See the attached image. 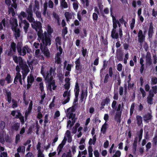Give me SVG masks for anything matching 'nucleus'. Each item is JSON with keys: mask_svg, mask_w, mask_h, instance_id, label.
Masks as SVG:
<instances>
[{"mask_svg": "<svg viewBox=\"0 0 157 157\" xmlns=\"http://www.w3.org/2000/svg\"><path fill=\"white\" fill-rule=\"evenodd\" d=\"M48 114H46L45 115L44 117V126H46V124L48 123Z\"/></svg>", "mask_w": 157, "mask_h": 157, "instance_id": "nucleus-61", "label": "nucleus"}, {"mask_svg": "<svg viewBox=\"0 0 157 157\" xmlns=\"http://www.w3.org/2000/svg\"><path fill=\"white\" fill-rule=\"evenodd\" d=\"M63 144H62V143H61V144H60L59 145L57 149L58 155L60 153L62 150V148H63Z\"/></svg>", "mask_w": 157, "mask_h": 157, "instance_id": "nucleus-42", "label": "nucleus"}, {"mask_svg": "<svg viewBox=\"0 0 157 157\" xmlns=\"http://www.w3.org/2000/svg\"><path fill=\"white\" fill-rule=\"evenodd\" d=\"M10 23L11 25V29L12 31L18 26L17 20L16 18H13L12 21H10Z\"/></svg>", "mask_w": 157, "mask_h": 157, "instance_id": "nucleus-16", "label": "nucleus"}, {"mask_svg": "<svg viewBox=\"0 0 157 157\" xmlns=\"http://www.w3.org/2000/svg\"><path fill=\"white\" fill-rule=\"evenodd\" d=\"M136 118L138 126H141V124H143V119L142 117L141 116L137 115L136 117Z\"/></svg>", "mask_w": 157, "mask_h": 157, "instance_id": "nucleus-29", "label": "nucleus"}, {"mask_svg": "<svg viewBox=\"0 0 157 157\" xmlns=\"http://www.w3.org/2000/svg\"><path fill=\"white\" fill-rule=\"evenodd\" d=\"M110 102V98L109 96H106L105 99H102L100 103V110H102L105 108V105H108Z\"/></svg>", "mask_w": 157, "mask_h": 157, "instance_id": "nucleus-9", "label": "nucleus"}, {"mask_svg": "<svg viewBox=\"0 0 157 157\" xmlns=\"http://www.w3.org/2000/svg\"><path fill=\"white\" fill-rule=\"evenodd\" d=\"M21 20V22H19V25L20 27L21 28V24L23 23L24 25V26H23L24 32L25 33H27L28 32V29L29 28V23L26 20H22V17L19 16Z\"/></svg>", "mask_w": 157, "mask_h": 157, "instance_id": "nucleus-7", "label": "nucleus"}, {"mask_svg": "<svg viewBox=\"0 0 157 157\" xmlns=\"http://www.w3.org/2000/svg\"><path fill=\"white\" fill-rule=\"evenodd\" d=\"M25 147L23 146H20L19 147L17 148V151L18 153L20 152H25Z\"/></svg>", "mask_w": 157, "mask_h": 157, "instance_id": "nucleus-39", "label": "nucleus"}, {"mask_svg": "<svg viewBox=\"0 0 157 157\" xmlns=\"http://www.w3.org/2000/svg\"><path fill=\"white\" fill-rule=\"evenodd\" d=\"M121 154V151L119 150H117L116 151L114 155L112 157H120Z\"/></svg>", "mask_w": 157, "mask_h": 157, "instance_id": "nucleus-55", "label": "nucleus"}, {"mask_svg": "<svg viewBox=\"0 0 157 157\" xmlns=\"http://www.w3.org/2000/svg\"><path fill=\"white\" fill-rule=\"evenodd\" d=\"M113 75V68L112 67H110L109 68V76L112 77Z\"/></svg>", "mask_w": 157, "mask_h": 157, "instance_id": "nucleus-51", "label": "nucleus"}, {"mask_svg": "<svg viewBox=\"0 0 157 157\" xmlns=\"http://www.w3.org/2000/svg\"><path fill=\"white\" fill-rule=\"evenodd\" d=\"M55 41L57 47H58L57 44H58L59 45L61 44V38L60 36L56 37L55 39Z\"/></svg>", "mask_w": 157, "mask_h": 157, "instance_id": "nucleus-40", "label": "nucleus"}, {"mask_svg": "<svg viewBox=\"0 0 157 157\" xmlns=\"http://www.w3.org/2000/svg\"><path fill=\"white\" fill-rule=\"evenodd\" d=\"M20 59L21 60L20 62L19 66L23 70L22 72V79L23 81L25 82V79L28 73L29 72L30 70L26 62H25L23 64L22 60H21V59L20 58Z\"/></svg>", "mask_w": 157, "mask_h": 157, "instance_id": "nucleus-3", "label": "nucleus"}, {"mask_svg": "<svg viewBox=\"0 0 157 157\" xmlns=\"http://www.w3.org/2000/svg\"><path fill=\"white\" fill-rule=\"evenodd\" d=\"M153 147H155L157 144V133L155 134V136L152 141Z\"/></svg>", "mask_w": 157, "mask_h": 157, "instance_id": "nucleus-35", "label": "nucleus"}, {"mask_svg": "<svg viewBox=\"0 0 157 157\" xmlns=\"http://www.w3.org/2000/svg\"><path fill=\"white\" fill-rule=\"evenodd\" d=\"M122 115V111L118 112L116 113L114 117L115 120L118 123L120 124L121 122V117Z\"/></svg>", "mask_w": 157, "mask_h": 157, "instance_id": "nucleus-21", "label": "nucleus"}, {"mask_svg": "<svg viewBox=\"0 0 157 157\" xmlns=\"http://www.w3.org/2000/svg\"><path fill=\"white\" fill-rule=\"evenodd\" d=\"M5 142V140L4 138V133H0V143L3 144Z\"/></svg>", "mask_w": 157, "mask_h": 157, "instance_id": "nucleus-43", "label": "nucleus"}, {"mask_svg": "<svg viewBox=\"0 0 157 157\" xmlns=\"http://www.w3.org/2000/svg\"><path fill=\"white\" fill-rule=\"evenodd\" d=\"M20 123L16 122L13 124H11L10 126L11 131L13 132V131H17L20 127Z\"/></svg>", "mask_w": 157, "mask_h": 157, "instance_id": "nucleus-13", "label": "nucleus"}, {"mask_svg": "<svg viewBox=\"0 0 157 157\" xmlns=\"http://www.w3.org/2000/svg\"><path fill=\"white\" fill-rule=\"evenodd\" d=\"M143 130L142 128H141L139 131V132L138 134H137V136L139 138V142H140L141 141L142 137L143 136Z\"/></svg>", "mask_w": 157, "mask_h": 157, "instance_id": "nucleus-37", "label": "nucleus"}, {"mask_svg": "<svg viewBox=\"0 0 157 157\" xmlns=\"http://www.w3.org/2000/svg\"><path fill=\"white\" fill-rule=\"evenodd\" d=\"M13 32V34L15 38L17 39L19 38L21 36V31L19 28L16 27L14 30L12 31Z\"/></svg>", "mask_w": 157, "mask_h": 157, "instance_id": "nucleus-25", "label": "nucleus"}, {"mask_svg": "<svg viewBox=\"0 0 157 157\" xmlns=\"http://www.w3.org/2000/svg\"><path fill=\"white\" fill-rule=\"evenodd\" d=\"M8 156L6 152H2L0 154V157H7Z\"/></svg>", "mask_w": 157, "mask_h": 157, "instance_id": "nucleus-63", "label": "nucleus"}, {"mask_svg": "<svg viewBox=\"0 0 157 157\" xmlns=\"http://www.w3.org/2000/svg\"><path fill=\"white\" fill-rule=\"evenodd\" d=\"M48 45H46V44L40 43V50L44 55L47 58L49 57L50 56V53L48 47H47Z\"/></svg>", "mask_w": 157, "mask_h": 157, "instance_id": "nucleus-6", "label": "nucleus"}, {"mask_svg": "<svg viewBox=\"0 0 157 157\" xmlns=\"http://www.w3.org/2000/svg\"><path fill=\"white\" fill-rule=\"evenodd\" d=\"M14 54V53L13 52V51H12V49H11V48L10 47V49H9L8 50V53H7V55H8V56H13Z\"/></svg>", "mask_w": 157, "mask_h": 157, "instance_id": "nucleus-57", "label": "nucleus"}, {"mask_svg": "<svg viewBox=\"0 0 157 157\" xmlns=\"http://www.w3.org/2000/svg\"><path fill=\"white\" fill-rule=\"evenodd\" d=\"M157 83V78L156 77H152L151 78V84H156Z\"/></svg>", "mask_w": 157, "mask_h": 157, "instance_id": "nucleus-62", "label": "nucleus"}, {"mask_svg": "<svg viewBox=\"0 0 157 157\" xmlns=\"http://www.w3.org/2000/svg\"><path fill=\"white\" fill-rule=\"evenodd\" d=\"M12 58L14 62L17 64L18 63L19 65L20 62V61L21 60V59H20V58L21 59L23 64L25 63V62H23V59H22V57H21V56H19L18 57H17V56L13 55L12 56Z\"/></svg>", "mask_w": 157, "mask_h": 157, "instance_id": "nucleus-23", "label": "nucleus"}, {"mask_svg": "<svg viewBox=\"0 0 157 157\" xmlns=\"http://www.w3.org/2000/svg\"><path fill=\"white\" fill-rule=\"evenodd\" d=\"M49 77V74L48 72V71H47L46 73V76L45 78V80L46 81H47L49 83L48 87L50 90H52V80L53 79V76H51L50 77Z\"/></svg>", "mask_w": 157, "mask_h": 157, "instance_id": "nucleus-10", "label": "nucleus"}, {"mask_svg": "<svg viewBox=\"0 0 157 157\" xmlns=\"http://www.w3.org/2000/svg\"><path fill=\"white\" fill-rule=\"evenodd\" d=\"M29 48L28 45H25L22 48V51H21V54L20 56H25L26 54V52L28 53H29Z\"/></svg>", "mask_w": 157, "mask_h": 157, "instance_id": "nucleus-27", "label": "nucleus"}, {"mask_svg": "<svg viewBox=\"0 0 157 157\" xmlns=\"http://www.w3.org/2000/svg\"><path fill=\"white\" fill-rule=\"evenodd\" d=\"M137 148V146L135 145L132 144V153L133 154L136 155V149Z\"/></svg>", "mask_w": 157, "mask_h": 157, "instance_id": "nucleus-54", "label": "nucleus"}, {"mask_svg": "<svg viewBox=\"0 0 157 157\" xmlns=\"http://www.w3.org/2000/svg\"><path fill=\"white\" fill-rule=\"evenodd\" d=\"M80 92V87L78 82H76L75 83V87L74 88V92L75 94L79 95Z\"/></svg>", "mask_w": 157, "mask_h": 157, "instance_id": "nucleus-28", "label": "nucleus"}, {"mask_svg": "<svg viewBox=\"0 0 157 157\" xmlns=\"http://www.w3.org/2000/svg\"><path fill=\"white\" fill-rule=\"evenodd\" d=\"M62 7L64 8H67L68 7V5L65 0L63 2H62L60 3Z\"/></svg>", "mask_w": 157, "mask_h": 157, "instance_id": "nucleus-53", "label": "nucleus"}, {"mask_svg": "<svg viewBox=\"0 0 157 157\" xmlns=\"http://www.w3.org/2000/svg\"><path fill=\"white\" fill-rule=\"evenodd\" d=\"M10 47L15 54L16 52V44L14 42L11 43Z\"/></svg>", "mask_w": 157, "mask_h": 157, "instance_id": "nucleus-33", "label": "nucleus"}, {"mask_svg": "<svg viewBox=\"0 0 157 157\" xmlns=\"http://www.w3.org/2000/svg\"><path fill=\"white\" fill-rule=\"evenodd\" d=\"M153 98L150 97H149V96H148L147 98V103L150 104H153Z\"/></svg>", "mask_w": 157, "mask_h": 157, "instance_id": "nucleus-60", "label": "nucleus"}, {"mask_svg": "<svg viewBox=\"0 0 157 157\" xmlns=\"http://www.w3.org/2000/svg\"><path fill=\"white\" fill-rule=\"evenodd\" d=\"M11 76L10 74H8L5 78V80L7 81V83H11Z\"/></svg>", "mask_w": 157, "mask_h": 157, "instance_id": "nucleus-45", "label": "nucleus"}, {"mask_svg": "<svg viewBox=\"0 0 157 157\" xmlns=\"http://www.w3.org/2000/svg\"><path fill=\"white\" fill-rule=\"evenodd\" d=\"M87 88H86V90L85 91H84V90H82V92L81 93V97L80 98V101L81 102H82L83 101H84V99L85 98V99H86V98L87 96Z\"/></svg>", "mask_w": 157, "mask_h": 157, "instance_id": "nucleus-19", "label": "nucleus"}, {"mask_svg": "<svg viewBox=\"0 0 157 157\" xmlns=\"http://www.w3.org/2000/svg\"><path fill=\"white\" fill-rule=\"evenodd\" d=\"M27 14L24 11H22L20 13V15L23 17H26L27 19L30 22H32L31 26L33 29H35L36 32H37L38 38L40 37L41 35V31L42 29V25L40 21H35L34 18L33 17V11L32 6L30 5L29 8L25 10Z\"/></svg>", "mask_w": 157, "mask_h": 157, "instance_id": "nucleus-1", "label": "nucleus"}, {"mask_svg": "<svg viewBox=\"0 0 157 157\" xmlns=\"http://www.w3.org/2000/svg\"><path fill=\"white\" fill-rule=\"evenodd\" d=\"M31 112V111L28 108L27 109V111L26 110L25 111V120L27 119L29 115L30 114Z\"/></svg>", "mask_w": 157, "mask_h": 157, "instance_id": "nucleus-52", "label": "nucleus"}, {"mask_svg": "<svg viewBox=\"0 0 157 157\" xmlns=\"http://www.w3.org/2000/svg\"><path fill=\"white\" fill-rule=\"evenodd\" d=\"M140 92L142 94V97L144 98L146 95V92L143 88L140 87L139 89Z\"/></svg>", "mask_w": 157, "mask_h": 157, "instance_id": "nucleus-50", "label": "nucleus"}, {"mask_svg": "<svg viewBox=\"0 0 157 157\" xmlns=\"http://www.w3.org/2000/svg\"><path fill=\"white\" fill-rule=\"evenodd\" d=\"M138 41L140 44L139 45L142 47L143 42L145 40L146 36L143 34V32L141 29H140L138 32Z\"/></svg>", "mask_w": 157, "mask_h": 157, "instance_id": "nucleus-8", "label": "nucleus"}, {"mask_svg": "<svg viewBox=\"0 0 157 157\" xmlns=\"http://www.w3.org/2000/svg\"><path fill=\"white\" fill-rule=\"evenodd\" d=\"M117 59L119 61L122 60L123 59V55L120 49H117L116 51Z\"/></svg>", "mask_w": 157, "mask_h": 157, "instance_id": "nucleus-24", "label": "nucleus"}, {"mask_svg": "<svg viewBox=\"0 0 157 157\" xmlns=\"http://www.w3.org/2000/svg\"><path fill=\"white\" fill-rule=\"evenodd\" d=\"M34 77L33 75H30V76H28L27 77V82L28 83H30L31 84L34 82Z\"/></svg>", "mask_w": 157, "mask_h": 157, "instance_id": "nucleus-38", "label": "nucleus"}, {"mask_svg": "<svg viewBox=\"0 0 157 157\" xmlns=\"http://www.w3.org/2000/svg\"><path fill=\"white\" fill-rule=\"evenodd\" d=\"M64 88L67 90L68 91L70 87V82H67L64 85Z\"/></svg>", "mask_w": 157, "mask_h": 157, "instance_id": "nucleus-59", "label": "nucleus"}, {"mask_svg": "<svg viewBox=\"0 0 157 157\" xmlns=\"http://www.w3.org/2000/svg\"><path fill=\"white\" fill-rule=\"evenodd\" d=\"M152 91L153 93L154 94H156L157 93V86H153L152 87Z\"/></svg>", "mask_w": 157, "mask_h": 157, "instance_id": "nucleus-64", "label": "nucleus"}, {"mask_svg": "<svg viewBox=\"0 0 157 157\" xmlns=\"http://www.w3.org/2000/svg\"><path fill=\"white\" fill-rule=\"evenodd\" d=\"M75 98L74 100V101L73 102V104L75 106H77V105H78V103L77 102H78V98L79 96H78V95L75 94Z\"/></svg>", "mask_w": 157, "mask_h": 157, "instance_id": "nucleus-44", "label": "nucleus"}, {"mask_svg": "<svg viewBox=\"0 0 157 157\" xmlns=\"http://www.w3.org/2000/svg\"><path fill=\"white\" fill-rule=\"evenodd\" d=\"M151 113H148L143 116V120L144 121L148 123L149 121H151L152 119Z\"/></svg>", "mask_w": 157, "mask_h": 157, "instance_id": "nucleus-18", "label": "nucleus"}, {"mask_svg": "<svg viewBox=\"0 0 157 157\" xmlns=\"http://www.w3.org/2000/svg\"><path fill=\"white\" fill-rule=\"evenodd\" d=\"M108 127L109 125L108 123H106V122H105L104 124H103L101 126V132L103 134H105L106 132V130L108 128Z\"/></svg>", "mask_w": 157, "mask_h": 157, "instance_id": "nucleus-26", "label": "nucleus"}, {"mask_svg": "<svg viewBox=\"0 0 157 157\" xmlns=\"http://www.w3.org/2000/svg\"><path fill=\"white\" fill-rule=\"evenodd\" d=\"M110 11L111 13V15H112V17L113 28H114L115 29H116L117 27V20L116 18V17H115L113 15H112L113 13L112 7L110 8Z\"/></svg>", "mask_w": 157, "mask_h": 157, "instance_id": "nucleus-14", "label": "nucleus"}, {"mask_svg": "<svg viewBox=\"0 0 157 157\" xmlns=\"http://www.w3.org/2000/svg\"><path fill=\"white\" fill-rule=\"evenodd\" d=\"M146 61L147 64L149 65H151L152 63L151 56V53L149 52H147L146 53V55L145 56Z\"/></svg>", "mask_w": 157, "mask_h": 157, "instance_id": "nucleus-20", "label": "nucleus"}, {"mask_svg": "<svg viewBox=\"0 0 157 157\" xmlns=\"http://www.w3.org/2000/svg\"><path fill=\"white\" fill-rule=\"evenodd\" d=\"M107 62L106 60H104L103 61V65H102V68L100 70V75L101 78H103V75L104 74L103 71L106 68L107 66Z\"/></svg>", "mask_w": 157, "mask_h": 157, "instance_id": "nucleus-15", "label": "nucleus"}, {"mask_svg": "<svg viewBox=\"0 0 157 157\" xmlns=\"http://www.w3.org/2000/svg\"><path fill=\"white\" fill-rule=\"evenodd\" d=\"M22 45H21L20 43H18L17 45H16V48L17 51L18 53V54L20 56L21 54V51H22Z\"/></svg>", "mask_w": 157, "mask_h": 157, "instance_id": "nucleus-34", "label": "nucleus"}, {"mask_svg": "<svg viewBox=\"0 0 157 157\" xmlns=\"http://www.w3.org/2000/svg\"><path fill=\"white\" fill-rule=\"evenodd\" d=\"M39 7L40 5L39 3V2H38L37 1H35V5L34 6V7L33 8V10L34 11H36V9L37 10H39Z\"/></svg>", "mask_w": 157, "mask_h": 157, "instance_id": "nucleus-36", "label": "nucleus"}, {"mask_svg": "<svg viewBox=\"0 0 157 157\" xmlns=\"http://www.w3.org/2000/svg\"><path fill=\"white\" fill-rule=\"evenodd\" d=\"M56 68H53V67H51L49 71L48 72L50 77H51V76H53L52 74H54V73L56 71Z\"/></svg>", "mask_w": 157, "mask_h": 157, "instance_id": "nucleus-41", "label": "nucleus"}, {"mask_svg": "<svg viewBox=\"0 0 157 157\" xmlns=\"http://www.w3.org/2000/svg\"><path fill=\"white\" fill-rule=\"evenodd\" d=\"M92 17L93 19V20L94 22L97 21L98 19V14L96 13H93Z\"/></svg>", "mask_w": 157, "mask_h": 157, "instance_id": "nucleus-47", "label": "nucleus"}, {"mask_svg": "<svg viewBox=\"0 0 157 157\" xmlns=\"http://www.w3.org/2000/svg\"><path fill=\"white\" fill-rule=\"evenodd\" d=\"M38 39L41 40L42 43H46V45H51V44L52 39L49 36H48L47 31H45L43 33V31L42 29L41 31V36L38 38Z\"/></svg>", "mask_w": 157, "mask_h": 157, "instance_id": "nucleus-2", "label": "nucleus"}, {"mask_svg": "<svg viewBox=\"0 0 157 157\" xmlns=\"http://www.w3.org/2000/svg\"><path fill=\"white\" fill-rule=\"evenodd\" d=\"M67 21H69L70 19H72V14L69 12H66L64 13Z\"/></svg>", "mask_w": 157, "mask_h": 157, "instance_id": "nucleus-31", "label": "nucleus"}, {"mask_svg": "<svg viewBox=\"0 0 157 157\" xmlns=\"http://www.w3.org/2000/svg\"><path fill=\"white\" fill-rule=\"evenodd\" d=\"M75 72L77 74H80L82 72V66L80 62L79 58L76 59L75 61Z\"/></svg>", "mask_w": 157, "mask_h": 157, "instance_id": "nucleus-5", "label": "nucleus"}, {"mask_svg": "<svg viewBox=\"0 0 157 157\" xmlns=\"http://www.w3.org/2000/svg\"><path fill=\"white\" fill-rule=\"evenodd\" d=\"M96 135H94L93 138V139L90 138V139L89 141L88 142L89 144L90 145H91L92 144H93V145H94L96 143V141L97 139L96 138Z\"/></svg>", "mask_w": 157, "mask_h": 157, "instance_id": "nucleus-30", "label": "nucleus"}, {"mask_svg": "<svg viewBox=\"0 0 157 157\" xmlns=\"http://www.w3.org/2000/svg\"><path fill=\"white\" fill-rule=\"evenodd\" d=\"M70 90H69V91H67V90H65L63 94V98H65L67 96V98L62 102V104H65L68 102L70 100Z\"/></svg>", "mask_w": 157, "mask_h": 157, "instance_id": "nucleus-11", "label": "nucleus"}, {"mask_svg": "<svg viewBox=\"0 0 157 157\" xmlns=\"http://www.w3.org/2000/svg\"><path fill=\"white\" fill-rule=\"evenodd\" d=\"M6 100L10 104L12 101L13 103L12 105V108H15L18 106V104L17 101L13 99L12 100L11 93L10 91H8L6 90Z\"/></svg>", "mask_w": 157, "mask_h": 157, "instance_id": "nucleus-4", "label": "nucleus"}, {"mask_svg": "<svg viewBox=\"0 0 157 157\" xmlns=\"http://www.w3.org/2000/svg\"><path fill=\"white\" fill-rule=\"evenodd\" d=\"M47 33H48V36L50 37V38L52 36V33L53 32V30L51 26L49 25H48V27H47Z\"/></svg>", "mask_w": 157, "mask_h": 157, "instance_id": "nucleus-32", "label": "nucleus"}, {"mask_svg": "<svg viewBox=\"0 0 157 157\" xmlns=\"http://www.w3.org/2000/svg\"><path fill=\"white\" fill-rule=\"evenodd\" d=\"M5 123L4 121H1L0 122V128L1 130H3L5 126Z\"/></svg>", "mask_w": 157, "mask_h": 157, "instance_id": "nucleus-56", "label": "nucleus"}, {"mask_svg": "<svg viewBox=\"0 0 157 157\" xmlns=\"http://www.w3.org/2000/svg\"><path fill=\"white\" fill-rule=\"evenodd\" d=\"M117 103V102L115 100L113 101L112 103L111 106L114 111H115L117 109V106H116Z\"/></svg>", "mask_w": 157, "mask_h": 157, "instance_id": "nucleus-48", "label": "nucleus"}, {"mask_svg": "<svg viewBox=\"0 0 157 157\" xmlns=\"http://www.w3.org/2000/svg\"><path fill=\"white\" fill-rule=\"evenodd\" d=\"M154 26L153 25L152 22H150L149 23V29L147 32V35L149 39H152L154 33Z\"/></svg>", "mask_w": 157, "mask_h": 157, "instance_id": "nucleus-12", "label": "nucleus"}, {"mask_svg": "<svg viewBox=\"0 0 157 157\" xmlns=\"http://www.w3.org/2000/svg\"><path fill=\"white\" fill-rule=\"evenodd\" d=\"M36 17L39 19V20H42V18L41 17V13L40 12L37 10L36 13Z\"/></svg>", "mask_w": 157, "mask_h": 157, "instance_id": "nucleus-49", "label": "nucleus"}, {"mask_svg": "<svg viewBox=\"0 0 157 157\" xmlns=\"http://www.w3.org/2000/svg\"><path fill=\"white\" fill-rule=\"evenodd\" d=\"M135 108V103H132L131 105L130 109V115H132L133 113V111Z\"/></svg>", "mask_w": 157, "mask_h": 157, "instance_id": "nucleus-46", "label": "nucleus"}, {"mask_svg": "<svg viewBox=\"0 0 157 157\" xmlns=\"http://www.w3.org/2000/svg\"><path fill=\"white\" fill-rule=\"evenodd\" d=\"M20 136L19 134L16 135L15 140V143L16 144H17L19 141L20 140Z\"/></svg>", "mask_w": 157, "mask_h": 157, "instance_id": "nucleus-58", "label": "nucleus"}, {"mask_svg": "<svg viewBox=\"0 0 157 157\" xmlns=\"http://www.w3.org/2000/svg\"><path fill=\"white\" fill-rule=\"evenodd\" d=\"M70 108H69L67 109L66 117H68V118L71 119V120H73L75 117V114L71 113L70 111Z\"/></svg>", "mask_w": 157, "mask_h": 157, "instance_id": "nucleus-17", "label": "nucleus"}, {"mask_svg": "<svg viewBox=\"0 0 157 157\" xmlns=\"http://www.w3.org/2000/svg\"><path fill=\"white\" fill-rule=\"evenodd\" d=\"M111 36L112 38L118 39L119 38V33L116 32V29L114 28H113L111 33Z\"/></svg>", "mask_w": 157, "mask_h": 157, "instance_id": "nucleus-22", "label": "nucleus"}]
</instances>
